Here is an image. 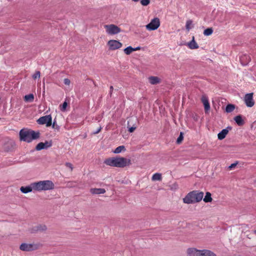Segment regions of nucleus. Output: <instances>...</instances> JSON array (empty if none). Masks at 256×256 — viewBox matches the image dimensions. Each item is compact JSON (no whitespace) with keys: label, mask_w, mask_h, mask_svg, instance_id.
Returning a JSON list of instances; mask_svg holds the SVG:
<instances>
[{"label":"nucleus","mask_w":256,"mask_h":256,"mask_svg":"<svg viewBox=\"0 0 256 256\" xmlns=\"http://www.w3.org/2000/svg\"><path fill=\"white\" fill-rule=\"evenodd\" d=\"M126 148L124 146H120L117 147L114 150V153L115 154H119L122 151H125Z\"/></svg>","instance_id":"bb28decb"},{"label":"nucleus","mask_w":256,"mask_h":256,"mask_svg":"<svg viewBox=\"0 0 256 256\" xmlns=\"http://www.w3.org/2000/svg\"><path fill=\"white\" fill-rule=\"evenodd\" d=\"M106 192L105 189L102 188H92L90 190V192L93 194H104Z\"/></svg>","instance_id":"f3484780"},{"label":"nucleus","mask_w":256,"mask_h":256,"mask_svg":"<svg viewBox=\"0 0 256 256\" xmlns=\"http://www.w3.org/2000/svg\"><path fill=\"white\" fill-rule=\"evenodd\" d=\"M183 138H184V136H183V135H182V132H180L179 136L178 137V138H177V140H176V142L178 144H180L181 143V142H182V140H183Z\"/></svg>","instance_id":"473e14b6"},{"label":"nucleus","mask_w":256,"mask_h":256,"mask_svg":"<svg viewBox=\"0 0 256 256\" xmlns=\"http://www.w3.org/2000/svg\"><path fill=\"white\" fill-rule=\"evenodd\" d=\"M40 244L37 243L22 242L20 246V250L23 252H32L38 250Z\"/></svg>","instance_id":"39448f33"},{"label":"nucleus","mask_w":256,"mask_h":256,"mask_svg":"<svg viewBox=\"0 0 256 256\" xmlns=\"http://www.w3.org/2000/svg\"><path fill=\"white\" fill-rule=\"evenodd\" d=\"M113 90H114L113 86H110V94H112V92Z\"/></svg>","instance_id":"79ce46f5"},{"label":"nucleus","mask_w":256,"mask_h":256,"mask_svg":"<svg viewBox=\"0 0 256 256\" xmlns=\"http://www.w3.org/2000/svg\"><path fill=\"white\" fill-rule=\"evenodd\" d=\"M178 188V184L176 183H174L170 186V189L172 190H177Z\"/></svg>","instance_id":"c9c22d12"},{"label":"nucleus","mask_w":256,"mask_h":256,"mask_svg":"<svg viewBox=\"0 0 256 256\" xmlns=\"http://www.w3.org/2000/svg\"><path fill=\"white\" fill-rule=\"evenodd\" d=\"M250 60L251 58L250 56L247 55L246 54H242L240 57V60L243 66L247 65L248 64V62L250 61Z\"/></svg>","instance_id":"4468645a"},{"label":"nucleus","mask_w":256,"mask_h":256,"mask_svg":"<svg viewBox=\"0 0 256 256\" xmlns=\"http://www.w3.org/2000/svg\"><path fill=\"white\" fill-rule=\"evenodd\" d=\"M202 256H216V255L210 250H202Z\"/></svg>","instance_id":"5701e85b"},{"label":"nucleus","mask_w":256,"mask_h":256,"mask_svg":"<svg viewBox=\"0 0 256 256\" xmlns=\"http://www.w3.org/2000/svg\"><path fill=\"white\" fill-rule=\"evenodd\" d=\"M134 118H130V120L128 122V130L130 132H132L136 129L137 126L136 124H133L132 126H130V123L133 121ZM135 120H136V119L134 118Z\"/></svg>","instance_id":"6ab92c4d"},{"label":"nucleus","mask_w":256,"mask_h":256,"mask_svg":"<svg viewBox=\"0 0 256 256\" xmlns=\"http://www.w3.org/2000/svg\"><path fill=\"white\" fill-rule=\"evenodd\" d=\"M188 46L190 49H196L198 48V46L194 40V36L192 37V40L188 43Z\"/></svg>","instance_id":"412c9836"},{"label":"nucleus","mask_w":256,"mask_h":256,"mask_svg":"<svg viewBox=\"0 0 256 256\" xmlns=\"http://www.w3.org/2000/svg\"><path fill=\"white\" fill-rule=\"evenodd\" d=\"M52 146V142L51 141H46L44 142H40L36 145V150H40L44 149H47Z\"/></svg>","instance_id":"f8f14e48"},{"label":"nucleus","mask_w":256,"mask_h":256,"mask_svg":"<svg viewBox=\"0 0 256 256\" xmlns=\"http://www.w3.org/2000/svg\"><path fill=\"white\" fill-rule=\"evenodd\" d=\"M140 2L143 6H147L150 3V0H140Z\"/></svg>","instance_id":"2f4dec72"},{"label":"nucleus","mask_w":256,"mask_h":256,"mask_svg":"<svg viewBox=\"0 0 256 256\" xmlns=\"http://www.w3.org/2000/svg\"><path fill=\"white\" fill-rule=\"evenodd\" d=\"M34 190L38 192L52 190L54 187V183L49 180L34 182Z\"/></svg>","instance_id":"20e7f679"},{"label":"nucleus","mask_w":256,"mask_h":256,"mask_svg":"<svg viewBox=\"0 0 256 256\" xmlns=\"http://www.w3.org/2000/svg\"><path fill=\"white\" fill-rule=\"evenodd\" d=\"M237 164H238V162H236V163H234V164H231L229 166V168L230 169H232V168H234L236 166Z\"/></svg>","instance_id":"ea45409f"},{"label":"nucleus","mask_w":256,"mask_h":256,"mask_svg":"<svg viewBox=\"0 0 256 256\" xmlns=\"http://www.w3.org/2000/svg\"><path fill=\"white\" fill-rule=\"evenodd\" d=\"M47 228L44 224H38L34 226L30 230V232L33 233L38 232H42L46 230Z\"/></svg>","instance_id":"ddd939ff"},{"label":"nucleus","mask_w":256,"mask_h":256,"mask_svg":"<svg viewBox=\"0 0 256 256\" xmlns=\"http://www.w3.org/2000/svg\"><path fill=\"white\" fill-rule=\"evenodd\" d=\"M204 194L199 190H192L188 192L182 200L186 204H194L200 202L204 198Z\"/></svg>","instance_id":"f03ea898"},{"label":"nucleus","mask_w":256,"mask_h":256,"mask_svg":"<svg viewBox=\"0 0 256 256\" xmlns=\"http://www.w3.org/2000/svg\"><path fill=\"white\" fill-rule=\"evenodd\" d=\"M204 201L205 202H210L212 200V194L210 192H206V196H204Z\"/></svg>","instance_id":"4be33fe9"},{"label":"nucleus","mask_w":256,"mask_h":256,"mask_svg":"<svg viewBox=\"0 0 256 256\" xmlns=\"http://www.w3.org/2000/svg\"><path fill=\"white\" fill-rule=\"evenodd\" d=\"M34 100V96L33 94H29L26 95L24 97V100L26 102H32Z\"/></svg>","instance_id":"393cba45"},{"label":"nucleus","mask_w":256,"mask_h":256,"mask_svg":"<svg viewBox=\"0 0 256 256\" xmlns=\"http://www.w3.org/2000/svg\"><path fill=\"white\" fill-rule=\"evenodd\" d=\"M160 26V19L158 18H155L152 19L150 22L146 26V28L148 30H154L158 29Z\"/></svg>","instance_id":"0eeeda50"},{"label":"nucleus","mask_w":256,"mask_h":256,"mask_svg":"<svg viewBox=\"0 0 256 256\" xmlns=\"http://www.w3.org/2000/svg\"><path fill=\"white\" fill-rule=\"evenodd\" d=\"M234 120L235 122H236V123L238 126H242L244 124V121L242 119V116L240 115L236 116L234 118Z\"/></svg>","instance_id":"b1692460"},{"label":"nucleus","mask_w":256,"mask_h":256,"mask_svg":"<svg viewBox=\"0 0 256 256\" xmlns=\"http://www.w3.org/2000/svg\"><path fill=\"white\" fill-rule=\"evenodd\" d=\"M235 108V106L232 104H228L226 108V112L228 113L232 112Z\"/></svg>","instance_id":"a878e982"},{"label":"nucleus","mask_w":256,"mask_h":256,"mask_svg":"<svg viewBox=\"0 0 256 256\" xmlns=\"http://www.w3.org/2000/svg\"><path fill=\"white\" fill-rule=\"evenodd\" d=\"M104 163L111 166L124 168L131 164V160L123 157L110 158L106 159Z\"/></svg>","instance_id":"f257e3e1"},{"label":"nucleus","mask_w":256,"mask_h":256,"mask_svg":"<svg viewBox=\"0 0 256 256\" xmlns=\"http://www.w3.org/2000/svg\"><path fill=\"white\" fill-rule=\"evenodd\" d=\"M108 44L110 50H116L122 46V44L116 40H110L108 42Z\"/></svg>","instance_id":"9b49d317"},{"label":"nucleus","mask_w":256,"mask_h":256,"mask_svg":"<svg viewBox=\"0 0 256 256\" xmlns=\"http://www.w3.org/2000/svg\"><path fill=\"white\" fill-rule=\"evenodd\" d=\"M106 32L110 35H114L118 34L121 32L120 28L117 26L110 24L104 26Z\"/></svg>","instance_id":"423d86ee"},{"label":"nucleus","mask_w":256,"mask_h":256,"mask_svg":"<svg viewBox=\"0 0 256 256\" xmlns=\"http://www.w3.org/2000/svg\"><path fill=\"white\" fill-rule=\"evenodd\" d=\"M228 130L227 128L223 129L218 134V139L222 140L225 138L226 134H228Z\"/></svg>","instance_id":"aec40b11"},{"label":"nucleus","mask_w":256,"mask_h":256,"mask_svg":"<svg viewBox=\"0 0 256 256\" xmlns=\"http://www.w3.org/2000/svg\"><path fill=\"white\" fill-rule=\"evenodd\" d=\"M192 21L190 20H188L186 22V28L188 31H189L192 28Z\"/></svg>","instance_id":"c85d7f7f"},{"label":"nucleus","mask_w":256,"mask_h":256,"mask_svg":"<svg viewBox=\"0 0 256 256\" xmlns=\"http://www.w3.org/2000/svg\"><path fill=\"white\" fill-rule=\"evenodd\" d=\"M140 48L138 46V47H136V48H134V51L140 50Z\"/></svg>","instance_id":"37998d69"},{"label":"nucleus","mask_w":256,"mask_h":256,"mask_svg":"<svg viewBox=\"0 0 256 256\" xmlns=\"http://www.w3.org/2000/svg\"><path fill=\"white\" fill-rule=\"evenodd\" d=\"M134 48H132L131 46H129L124 49V52L126 54H130L132 52H134Z\"/></svg>","instance_id":"c756f323"},{"label":"nucleus","mask_w":256,"mask_h":256,"mask_svg":"<svg viewBox=\"0 0 256 256\" xmlns=\"http://www.w3.org/2000/svg\"><path fill=\"white\" fill-rule=\"evenodd\" d=\"M254 234H256V230L254 231Z\"/></svg>","instance_id":"a18cd8bd"},{"label":"nucleus","mask_w":256,"mask_h":256,"mask_svg":"<svg viewBox=\"0 0 256 256\" xmlns=\"http://www.w3.org/2000/svg\"><path fill=\"white\" fill-rule=\"evenodd\" d=\"M101 130V128H99L98 130H96V131L94 132V134H98Z\"/></svg>","instance_id":"a19ab883"},{"label":"nucleus","mask_w":256,"mask_h":256,"mask_svg":"<svg viewBox=\"0 0 256 256\" xmlns=\"http://www.w3.org/2000/svg\"><path fill=\"white\" fill-rule=\"evenodd\" d=\"M188 256H202V250H198L194 248H188L186 250Z\"/></svg>","instance_id":"9d476101"},{"label":"nucleus","mask_w":256,"mask_h":256,"mask_svg":"<svg viewBox=\"0 0 256 256\" xmlns=\"http://www.w3.org/2000/svg\"><path fill=\"white\" fill-rule=\"evenodd\" d=\"M68 106V104L66 102H64L62 106H60V110L62 112H64L66 110V108Z\"/></svg>","instance_id":"f704fd0d"},{"label":"nucleus","mask_w":256,"mask_h":256,"mask_svg":"<svg viewBox=\"0 0 256 256\" xmlns=\"http://www.w3.org/2000/svg\"><path fill=\"white\" fill-rule=\"evenodd\" d=\"M52 126L54 128H55V129H58L59 128V126H58V124H56V122L55 120H54L52 124Z\"/></svg>","instance_id":"58836bf2"},{"label":"nucleus","mask_w":256,"mask_h":256,"mask_svg":"<svg viewBox=\"0 0 256 256\" xmlns=\"http://www.w3.org/2000/svg\"><path fill=\"white\" fill-rule=\"evenodd\" d=\"M40 136L39 132L31 130L22 129L20 132V140L27 142H30L32 140L38 138Z\"/></svg>","instance_id":"7ed1b4c3"},{"label":"nucleus","mask_w":256,"mask_h":256,"mask_svg":"<svg viewBox=\"0 0 256 256\" xmlns=\"http://www.w3.org/2000/svg\"><path fill=\"white\" fill-rule=\"evenodd\" d=\"M64 82L66 85L70 86V80L68 78H64Z\"/></svg>","instance_id":"4c0bfd02"},{"label":"nucleus","mask_w":256,"mask_h":256,"mask_svg":"<svg viewBox=\"0 0 256 256\" xmlns=\"http://www.w3.org/2000/svg\"><path fill=\"white\" fill-rule=\"evenodd\" d=\"M152 179V180H162V175L159 173H156L153 174Z\"/></svg>","instance_id":"cd10ccee"},{"label":"nucleus","mask_w":256,"mask_h":256,"mask_svg":"<svg viewBox=\"0 0 256 256\" xmlns=\"http://www.w3.org/2000/svg\"><path fill=\"white\" fill-rule=\"evenodd\" d=\"M148 81L152 84H156L160 82V79L158 76H151L148 78Z\"/></svg>","instance_id":"a211bd4d"},{"label":"nucleus","mask_w":256,"mask_h":256,"mask_svg":"<svg viewBox=\"0 0 256 256\" xmlns=\"http://www.w3.org/2000/svg\"><path fill=\"white\" fill-rule=\"evenodd\" d=\"M66 166L70 169V170L72 171L73 170L72 164L70 162H66Z\"/></svg>","instance_id":"e433bc0d"},{"label":"nucleus","mask_w":256,"mask_h":256,"mask_svg":"<svg viewBox=\"0 0 256 256\" xmlns=\"http://www.w3.org/2000/svg\"><path fill=\"white\" fill-rule=\"evenodd\" d=\"M201 100L203 103L205 110H209L210 109V105L208 98L206 96H202L201 98Z\"/></svg>","instance_id":"dca6fc26"},{"label":"nucleus","mask_w":256,"mask_h":256,"mask_svg":"<svg viewBox=\"0 0 256 256\" xmlns=\"http://www.w3.org/2000/svg\"><path fill=\"white\" fill-rule=\"evenodd\" d=\"M40 71H36V72L32 75V78L34 79H36L37 78H40Z\"/></svg>","instance_id":"72a5a7b5"},{"label":"nucleus","mask_w":256,"mask_h":256,"mask_svg":"<svg viewBox=\"0 0 256 256\" xmlns=\"http://www.w3.org/2000/svg\"><path fill=\"white\" fill-rule=\"evenodd\" d=\"M52 118L51 115H46L40 118L37 120V122L40 124H46L47 127L50 126L52 124Z\"/></svg>","instance_id":"6e6552de"},{"label":"nucleus","mask_w":256,"mask_h":256,"mask_svg":"<svg viewBox=\"0 0 256 256\" xmlns=\"http://www.w3.org/2000/svg\"><path fill=\"white\" fill-rule=\"evenodd\" d=\"M34 186V182H32L30 186H22L20 188V190L24 194H27L32 192V190H34V188H33Z\"/></svg>","instance_id":"2eb2a0df"},{"label":"nucleus","mask_w":256,"mask_h":256,"mask_svg":"<svg viewBox=\"0 0 256 256\" xmlns=\"http://www.w3.org/2000/svg\"><path fill=\"white\" fill-rule=\"evenodd\" d=\"M244 101L248 107H252L254 104L253 100V93L246 94L244 98Z\"/></svg>","instance_id":"1a4fd4ad"},{"label":"nucleus","mask_w":256,"mask_h":256,"mask_svg":"<svg viewBox=\"0 0 256 256\" xmlns=\"http://www.w3.org/2000/svg\"><path fill=\"white\" fill-rule=\"evenodd\" d=\"M213 30L212 28H208L206 29L204 32V34L205 36H208L212 34Z\"/></svg>","instance_id":"7c9ffc66"},{"label":"nucleus","mask_w":256,"mask_h":256,"mask_svg":"<svg viewBox=\"0 0 256 256\" xmlns=\"http://www.w3.org/2000/svg\"><path fill=\"white\" fill-rule=\"evenodd\" d=\"M229 128L230 130H231V128L230 127H228V128Z\"/></svg>","instance_id":"c03bdc74"}]
</instances>
